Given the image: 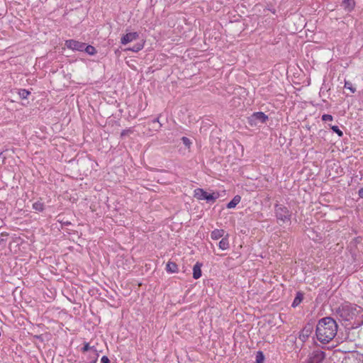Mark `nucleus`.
I'll list each match as a JSON object with an SVG mask.
<instances>
[{
    "mask_svg": "<svg viewBox=\"0 0 363 363\" xmlns=\"http://www.w3.org/2000/svg\"><path fill=\"white\" fill-rule=\"evenodd\" d=\"M337 324L331 317H325L320 319L315 329L317 339L323 344L330 342L336 335Z\"/></svg>",
    "mask_w": 363,
    "mask_h": 363,
    "instance_id": "obj_1",
    "label": "nucleus"
},
{
    "mask_svg": "<svg viewBox=\"0 0 363 363\" xmlns=\"http://www.w3.org/2000/svg\"><path fill=\"white\" fill-rule=\"evenodd\" d=\"M361 312V307L350 303L343 304L336 309V314L340 318L345 321H350L354 319L357 314Z\"/></svg>",
    "mask_w": 363,
    "mask_h": 363,
    "instance_id": "obj_2",
    "label": "nucleus"
},
{
    "mask_svg": "<svg viewBox=\"0 0 363 363\" xmlns=\"http://www.w3.org/2000/svg\"><path fill=\"white\" fill-rule=\"evenodd\" d=\"M274 211L279 225H282L291 223V213L286 206L281 204H276Z\"/></svg>",
    "mask_w": 363,
    "mask_h": 363,
    "instance_id": "obj_3",
    "label": "nucleus"
},
{
    "mask_svg": "<svg viewBox=\"0 0 363 363\" xmlns=\"http://www.w3.org/2000/svg\"><path fill=\"white\" fill-rule=\"evenodd\" d=\"M194 197L199 200H206L207 202L214 203L219 197V194H209L203 189L198 188L194 190Z\"/></svg>",
    "mask_w": 363,
    "mask_h": 363,
    "instance_id": "obj_4",
    "label": "nucleus"
},
{
    "mask_svg": "<svg viewBox=\"0 0 363 363\" xmlns=\"http://www.w3.org/2000/svg\"><path fill=\"white\" fill-rule=\"evenodd\" d=\"M325 358V353L320 350H313L308 355L307 363H321Z\"/></svg>",
    "mask_w": 363,
    "mask_h": 363,
    "instance_id": "obj_5",
    "label": "nucleus"
},
{
    "mask_svg": "<svg viewBox=\"0 0 363 363\" xmlns=\"http://www.w3.org/2000/svg\"><path fill=\"white\" fill-rule=\"evenodd\" d=\"M85 43L74 40H68L65 42V45L73 50L84 51Z\"/></svg>",
    "mask_w": 363,
    "mask_h": 363,
    "instance_id": "obj_6",
    "label": "nucleus"
},
{
    "mask_svg": "<svg viewBox=\"0 0 363 363\" xmlns=\"http://www.w3.org/2000/svg\"><path fill=\"white\" fill-rule=\"evenodd\" d=\"M140 35L138 32H130L124 35L121 39L122 45H126L130 42L136 40L139 38Z\"/></svg>",
    "mask_w": 363,
    "mask_h": 363,
    "instance_id": "obj_7",
    "label": "nucleus"
},
{
    "mask_svg": "<svg viewBox=\"0 0 363 363\" xmlns=\"http://www.w3.org/2000/svg\"><path fill=\"white\" fill-rule=\"evenodd\" d=\"M250 121L254 122H260L262 123H264L268 119V116L265 115L263 112H256L254 113L250 117Z\"/></svg>",
    "mask_w": 363,
    "mask_h": 363,
    "instance_id": "obj_8",
    "label": "nucleus"
},
{
    "mask_svg": "<svg viewBox=\"0 0 363 363\" xmlns=\"http://www.w3.org/2000/svg\"><path fill=\"white\" fill-rule=\"evenodd\" d=\"M313 331V326L311 324L306 325L302 330L300 334V338L303 337V340L308 338Z\"/></svg>",
    "mask_w": 363,
    "mask_h": 363,
    "instance_id": "obj_9",
    "label": "nucleus"
},
{
    "mask_svg": "<svg viewBox=\"0 0 363 363\" xmlns=\"http://www.w3.org/2000/svg\"><path fill=\"white\" fill-rule=\"evenodd\" d=\"M201 266L202 264L199 262H196V264L193 267V277L195 279H198L201 277Z\"/></svg>",
    "mask_w": 363,
    "mask_h": 363,
    "instance_id": "obj_10",
    "label": "nucleus"
},
{
    "mask_svg": "<svg viewBox=\"0 0 363 363\" xmlns=\"http://www.w3.org/2000/svg\"><path fill=\"white\" fill-rule=\"evenodd\" d=\"M225 231L222 229H215L211 232V237L213 240H218L223 237Z\"/></svg>",
    "mask_w": 363,
    "mask_h": 363,
    "instance_id": "obj_11",
    "label": "nucleus"
},
{
    "mask_svg": "<svg viewBox=\"0 0 363 363\" xmlns=\"http://www.w3.org/2000/svg\"><path fill=\"white\" fill-rule=\"evenodd\" d=\"M342 6L344 9L347 11H351L354 6V0H343L342 3Z\"/></svg>",
    "mask_w": 363,
    "mask_h": 363,
    "instance_id": "obj_12",
    "label": "nucleus"
},
{
    "mask_svg": "<svg viewBox=\"0 0 363 363\" xmlns=\"http://www.w3.org/2000/svg\"><path fill=\"white\" fill-rule=\"evenodd\" d=\"M303 299V294L298 291L296 293V297L292 303V307L296 308L298 306Z\"/></svg>",
    "mask_w": 363,
    "mask_h": 363,
    "instance_id": "obj_13",
    "label": "nucleus"
},
{
    "mask_svg": "<svg viewBox=\"0 0 363 363\" xmlns=\"http://www.w3.org/2000/svg\"><path fill=\"white\" fill-rule=\"evenodd\" d=\"M241 200V197L239 195H236L233 197V199L227 204L228 208H235Z\"/></svg>",
    "mask_w": 363,
    "mask_h": 363,
    "instance_id": "obj_14",
    "label": "nucleus"
},
{
    "mask_svg": "<svg viewBox=\"0 0 363 363\" xmlns=\"http://www.w3.org/2000/svg\"><path fill=\"white\" fill-rule=\"evenodd\" d=\"M218 246H219V248L223 250H227L229 248V241H228L227 236L225 238H223L221 239V240L219 242Z\"/></svg>",
    "mask_w": 363,
    "mask_h": 363,
    "instance_id": "obj_15",
    "label": "nucleus"
},
{
    "mask_svg": "<svg viewBox=\"0 0 363 363\" xmlns=\"http://www.w3.org/2000/svg\"><path fill=\"white\" fill-rule=\"evenodd\" d=\"M166 269L168 272L174 273L177 271V265L172 262H168L166 266Z\"/></svg>",
    "mask_w": 363,
    "mask_h": 363,
    "instance_id": "obj_16",
    "label": "nucleus"
},
{
    "mask_svg": "<svg viewBox=\"0 0 363 363\" xmlns=\"http://www.w3.org/2000/svg\"><path fill=\"white\" fill-rule=\"evenodd\" d=\"M84 51H85L86 53H88L90 55H94L96 53V48L90 45H86L85 43L84 47Z\"/></svg>",
    "mask_w": 363,
    "mask_h": 363,
    "instance_id": "obj_17",
    "label": "nucleus"
},
{
    "mask_svg": "<svg viewBox=\"0 0 363 363\" xmlns=\"http://www.w3.org/2000/svg\"><path fill=\"white\" fill-rule=\"evenodd\" d=\"M18 93L20 98L22 99H26L28 96L30 94V92L26 89H19Z\"/></svg>",
    "mask_w": 363,
    "mask_h": 363,
    "instance_id": "obj_18",
    "label": "nucleus"
},
{
    "mask_svg": "<svg viewBox=\"0 0 363 363\" xmlns=\"http://www.w3.org/2000/svg\"><path fill=\"white\" fill-rule=\"evenodd\" d=\"M143 48V43H137L134 45L133 47L129 48L128 50H131L133 52H137L140 50H141Z\"/></svg>",
    "mask_w": 363,
    "mask_h": 363,
    "instance_id": "obj_19",
    "label": "nucleus"
},
{
    "mask_svg": "<svg viewBox=\"0 0 363 363\" xmlns=\"http://www.w3.org/2000/svg\"><path fill=\"white\" fill-rule=\"evenodd\" d=\"M264 359V356L263 354V352L261 351L257 352L256 354V363H263Z\"/></svg>",
    "mask_w": 363,
    "mask_h": 363,
    "instance_id": "obj_20",
    "label": "nucleus"
},
{
    "mask_svg": "<svg viewBox=\"0 0 363 363\" xmlns=\"http://www.w3.org/2000/svg\"><path fill=\"white\" fill-rule=\"evenodd\" d=\"M33 208L38 211H43L44 209L43 204L40 202H35L33 204Z\"/></svg>",
    "mask_w": 363,
    "mask_h": 363,
    "instance_id": "obj_21",
    "label": "nucleus"
},
{
    "mask_svg": "<svg viewBox=\"0 0 363 363\" xmlns=\"http://www.w3.org/2000/svg\"><path fill=\"white\" fill-rule=\"evenodd\" d=\"M345 88L350 89L352 93H354L356 91V89L353 86L352 83L348 81L345 82Z\"/></svg>",
    "mask_w": 363,
    "mask_h": 363,
    "instance_id": "obj_22",
    "label": "nucleus"
},
{
    "mask_svg": "<svg viewBox=\"0 0 363 363\" xmlns=\"http://www.w3.org/2000/svg\"><path fill=\"white\" fill-rule=\"evenodd\" d=\"M133 133V128H128V129L123 130L121 133V137L123 138L124 136L128 135L129 134H132Z\"/></svg>",
    "mask_w": 363,
    "mask_h": 363,
    "instance_id": "obj_23",
    "label": "nucleus"
},
{
    "mask_svg": "<svg viewBox=\"0 0 363 363\" xmlns=\"http://www.w3.org/2000/svg\"><path fill=\"white\" fill-rule=\"evenodd\" d=\"M331 129L333 130V132L336 133L340 137L342 136L343 135V133L342 130H340V128H338V126L337 125H333L331 127Z\"/></svg>",
    "mask_w": 363,
    "mask_h": 363,
    "instance_id": "obj_24",
    "label": "nucleus"
},
{
    "mask_svg": "<svg viewBox=\"0 0 363 363\" xmlns=\"http://www.w3.org/2000/svg\"><path fill=\"white\" fill-rule=\"evenodd\" d=\"M98 357H99V354L97 353V350H94L93 356L91 357V359L89 363H96V362L98 360Z\"/></svg>",
    "mask_w": 363,
    "mask_h": 363,
    "instance_id": "obj_25",
    "label": "nucleus"
},
{
    "mask_svg": "<svg viewBox=\"0 0 363 363\" xmlns=\"http://www.w3.org/2000/svg\"><path fill=\"white\" fill-rule=\"evenodd\" d=\"M182 143H184V145L187 147H190V145L191 144L190 140L186 138V137H182Z\"/></svg>",
    "mask_w": 363,
    "mask_h": 363,
    "instance_id": "obj_26",
    "label": "nucleus"
},
{
    "mask_svg": "<svg viewBox=\"0 0 363 363\" xmlns=\"http://www.w3.org/2000/svg\"><path fill=\"white\" fill-rule=\"evenodd\" d=\"M96 350L94 347H90L89 344L86 342L82 348V352H87L88 350H92L93 352Z\"/></svg>",
    "mask_w": 363,
    "mask_h": 363,
    "instance_id": "obj_27",
    "label": "nucleus"
},
{
    "mask_svg": "<svg viewBox=\"0 0 363 363\" xmlns=\"http://www.w3.org/2000/svg\"><path fill=\"white\" fill-rule=\"evenodd\" d=\"M322 121H333V116L330 114H324L322 116Z\"/></svg>",
    "mask_w": 363,
    "mask_h": 363,
    "instance_id": "obj_28",
    "label": "nucleus"
},
{
    "mask_svg": "<svg viewBox=\"0 0 363 363\" xmlns=\"http://www.w3.org/2000/svg\"><path fill=\"white\" fill-rule=\"evenodd\" d=\"M161 127H162V124H157V125H153V124L152 123V129H153L155 131H158V130L160 129V128H161Z\"/></svg>",
    "mask_w": 363,
    "mask_h": 363,
    "instance_id": "obj_29",
    "label": "nucleus"
},
{
    "mask_svg": "<svg viewBox=\"0 0 363 363\" xmlns=\"http://www.w3.org/2000/svg\"><path fill=\"white\" fill-rule=\"evenodd\" d=\"M101 363H111L109 359L106 356H103L101 359Z\"/></svg>",
    "mask_w": 363,
    "mask_h": 363,
    "instance_id": "obj_30",
    "label": "nucleus"
},
{
    "mask_svg": "<svg viewBox=\"0 0 363 363\" xmlns=\"http://www.w3.org/2000/svg\"><path fill=\"white\" fill-rule=\"evenodd\" d=\"M152 123L153 125H157V124H161V123H160V121H159V117H158V118H155V119H154V120L152 121Z\"/></svg>",
    "mask_w": 363,
    "mask_h": 363,
    "instance_id": "obj_31",
    "label": "nucleus"
},
{
    "mask_svg": "<svg viewBox=\"0 0 363 363\" xmlns=\"http://www.w3.org/2000/svg\"><path fill=\"white\" fill-rule=\"evenodd\" d=\"M359 196L360 198L363 199V187L359 190Z\"/></svg>",
    "mask_w": 363,
    "mask_h": 363,
    "instance_id": "obj_32",
    "label": "nucleus"
}]
</instances>
